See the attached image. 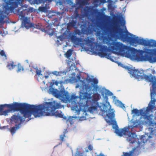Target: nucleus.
Wrapping results in <instances>:
<instances>
[{
	"label": "nucleus",
	"instance_id": "nucleus-3",
	"mask_svg": "<svg viewBox=\"0 0 156 156\" xmlns=\"http://www.w3.org/2000/svg\"><path fill=\"white\" fill-rule=\"evenodd\" d=\"M96 35L100 40L104 41H107L108 37L110 36L113 37H116L123 42H129L135 46L138 44L145 46H148V40L132 37L133 35L129 33L127 30L123 31L119 26H118L115 22L113 23L111 29L107 28L103 31L100 30H97Z\"/></svg>",
	"mask_w": 156,
	"mask_h": 156
},
{
	"label": "nucleus",
	"instance_id": "nucleus-27",
	"mask_svg": "<svg viewBox=\"0 0 156 156\" xmlns=\"http://www.w3.org/2000/svg\"><path fill=\"white\" fill-rule=\"evenodd\" d=\"M36 73L37 75H38V76L40 75H42V74H41V70L38 69H37L36 71Z\"/></svg>",
	"mask_w": 156,
	"mask_h": 156
},
{
	"label": "nucleus",
	"instance_id": "nucleus-14",
	"mask_svg": "<svg viewBox=\"0 0 156 156\" xmlns=\"http://www.w3.org/2000/svg\"><path fill=\"white\" fill-rule=\"evenodd\" d=\"M41 30L51 36L53 35L54 33V29L52 28L50 25H48L45 28L42 29Z\"/></svg>",
	"mask_w": 156,
	"mask_h": 156
},
{
	"label": "nucleus",
	"instance_id": "nucleus-29",
	"mask_svg": "<svg viewBox=\"0 0 156 156\" xmlns=\"http://www.w3.org/2000/svg\"><path fill=\"white\" fill-rule=\"evenodd\" d=\"M81 34V33L80 31L79 30H76L75 31V34H78L79 35H80Z\"/></svg>",
	"mask_w": 156,
	"mask_h": 156
},
{
	"label": "nucleus",
	"instance_id": "nucleus-36",
	"mask_svg": "<svg viewBox=\"0 0 156 156\" xmlns=\"http://www.w3.org/2000/svg\"><path fill=\"white\" fill-rule=\"evenodd\" d=\"M94 88L95 90H97L98 88V87L97 86H94Z\"/></svg>",
	"mask_w": 156,
	"mask_h": 156
},
{
	"label": "nucleus",
	"instance_id": "nucleus-18",
	"mask_svg": "<svg viewBox=\"0 0 156 156\" xmlns=\"http://www.w3.org/2000/svg\"><path fill=\"white\" fill-rule=\"evenodd\" d=\"M148 46L150 47H156V41L151 39L148 40Z\"/></svg>",
	"mask_w": 156,
	"mask_h": 156
},
{
	"label": "nucleus",
	"instance_id": "nucleus-16",
	"mask_svg": "<svg viewBox=\"0 0 156 156\" xmlns=\"http://www.w3.org/2000/svg\"><path fill=\"white\" fill-rule=\"evenodd\" d=\"M136 150L135 148H133L131 151H130L129 152H124L123 153V154L122 156H133L134 151ZM96 156H104V155L102 154H100L99 155H98Z\"/></svg>",
	"mask_w": 156,
	"mask_h": 156
},
{
	"label": "nucleus",
	"instance_id": "nucleus-24",
	"mask_svg": "<svg viewBox=\"0 0 156 156\" xmlns=\"http://www.w3.org/2000/svg\"><path fill=\"white\" fill-rule=\"evenodd\" d=\"M90 81L92 82L94 84H97L98 83V80L95 78L91 79L90 78L89 79Z\"/></svg>",
	"mask_w": 156,
	"mask_h": 156
},
{
	"label": "nucleus",
	"instance_id": "nucleus-6",
	"mask_svg": "<svg viewBox=\"0 0 156 156\" xmlns=\"http://www.w3.org/2000/svg\"><path fill=\"white\" fill-rule=\"evenodd\" d=\"M129 73L134 77L136 78L138 81L145 80L147 82L152 83V89L151 90V97L154 95H156V77L152 75L155 73L154 70L148 69L146 71V74L144 73V71L143 70H139L138 69H132L129 67L127 69Z\"/></svg>",
	"mask_w": 156,
	"mask_h": 156
},
{
	"label": "nucleus",
	"instance_id": "nucleus-37",
	"mask_svg": "<svg viewBox=\"0 0 156 156\" xmlns=\"http://www.w3.org/2000/svg\"><path fill=\"white\" fill-rule=\"evenodd\" d=\"M79 15L78 13L77 12L75 15V18H76L78 17L79 16Z\"/></svg>",
	"mask_w": 156,
	"mask_h": 156
},
{
	"label": "nucleus",
	"instance_id": "nucleus-4",
	"mask_svg": "<svg viewBox=\"0 0 156 156\" xmlns=\"http://www.w3.org/2000/svg\"><path fill=\"white\" fill-rule=\"evenodd\" d=\"M70 39L76 45H80L83 47L85 44L86 45L90 46L92 51L98 53V55L101 57H105L109 58V54L108 53V49L107 47L94 42L95 41L94 38L88 37L87 39H83L73 35L71 36Z\"/></svg>",
	"mask_w": 156,
	"mask_h": 156
},
{
	"label": "nucleus",
	"instance_id": "nucleus-40",
	"mask_svg": "<svg viewBox=\"0 0 156 156\" xmlns=\"http://www.w3.org/2000/svg\"><path fill=\"white\" fill-rule=\"evenodd\" d=\"M44 77L46 79H47L48 77V76H44Z\"/></svg>",
	"mask_w": 156,
	"mask_h": 156
},
{
	"label": "nucleus",
	"instance_id": "nucleus-30",
	"mask_svg": "<svg viewBox=\"0 0 156 156\" xmlns=\"http://www.w3.org/2000/svg\"><path fill=\"white\" fill-rule=\"evenodd\" d=\"M39 10L41 11L44 12L46 10V8L45 7H40L39 9Z\"/></svg>",
	"mask_w": 156,
	"mask_h": 156
},
{
	"label": "nucleus",
	"instance_id": "nucleus-15",
	"mask_svg": "<svg viewBox=\"0 0 156 156\" xmlns=\"http://www.w3.org/2000/svg\"><path fill=\"white\" fill-rule=\"evenodd\" d=\"M81 106L80 105L79 103H77L76 105H74L73 107L74 110L76 111L78 113H79L80 111H83V114H85V115L86 116L87 115L86 113V110H83L81 108Z\"/></svg>",
	"mask_w": 156,
	"mask_h": 156
},
{
	"label": "nucleus",
	"instance_id": "nucleus-10",
	"mask_svg": "<svg viewBox=\"0 0 156 156\" xmlns=\"http://www.w3.org/2000/svg\"><path fill=\"white\" fill-rule=\"evenodd\" d=\"M27 7L25 5H22L21 7L19 8L17 10V13L20 19L23 20L22 23L23 25L27 29L30 28H33L37 29H40L41 26L39 23L35 24L30 22L29 18L25 17V16L27 15L29 13L32 11H30V9H27Z\"/></svg>",
	"mask_w": 156,
	"mask_h": 156
},
{
	"label": "nucleus",
	"instance_id": "nucleus-42",
	"mask_svg": "<svg viewBox=\"0 0 156 156\" xmlns=\"http://www.w3.org/2000/svg\"><path fill=\"white\" fill-rule=\"evenodd\" d=\"M26 62H27V63H28V60H26Z\"/></svg>",
	"mask_w": 156,
	"mask_h": 156
},
{
	"label": "nucleus",
	"instance_id": "nucleus-17",
	"mask_svg": "<svg viewBox=\"0 0 156 156\" xmlns=\"http://www.w3.org/2000/svg\"><path fill=\"white\" fill-rule=\"evenodd\" d=\"M16 66L14 64V62L12 61H9L7 62L6 67L9 70L13 69Z\"/></svg>",
	"mask_w": 156,
	"mask_h": 156
},
{
	"label": "nucleus",
	"instance_id": "nucleus-39",
	"mask_svg": "<svg viewBox=\"0 0 156 156\" xmlns=\"http://www.w3.org/2000/svg\"><path fill=\"white\" fill-rule=\"evenodd\" d=\"M120 103H121V104L122 105L121 106V107H124V105L121 102H120Z\"/></svg>",
	"mask_w": 156,
	"mask_h": 156
},
{
	"label": "nucleus",
	"instance_id": "nucleus-45",
	"mask_svg": "<svg viewBox=\"0 0 156 156\" xmlns=\"http://www.w3.org/2000/svg\"><path fill=\"white\" fill-rule=\"evenodd\" d=\"M105 98H107V96H105Z\"/></svg>",
	"mask_w": 156,
	"mask_h": 156
},
{
	"label": "nucleus",
	"instance_id": "nucleus-34",
	"mask_svg": "<svg viewBox=\"0 0 156 156\" xmlns=\"http://www.w3.org/2000/svg\"><path fill=\"white\" fill-rule=\"evenodd\" d=\"M67 121H69L71 124H72L73 123V122H72L73 121V120L72 119H68L67 120Z\"/></svg>",
	"mask_w": 156,
	"mask_h": 156
},
{
	"label": "nucleus",
	"instance_id": "nucleus-20",
	"mask_svg": "<svg viewBox=\"0 0 156 156\" xmlns=\"http://www.w3.org/2000/svg\"><path fill=\"white\" fill-rule=\"evenodd\" d=\"M53 25L55 26H58L59 25L60 22L58 18L54 19L52 21Z\"/></svg>",
	"mask_w": 156,
	"mask_h": 156
},
{
	"label": "nucleus",
	"instance_id": "nucleus-33",
	"mask_svg": "<svg viewBox=\"0 0 156 156\" xmlns=\"http://www.w3.org/2000/svg\"><path fill=\"white\" fill-rule=\"evenodd\" d=\"M105 94L106 95L108 94L109 95H112V93L108 91L106 93H105Z\"/></svg>",
	"mask_w": 156,
	"mask_h": 156
},
{
	"label": "nucleus",
	"instance_id": "nucleus-31",
	"mask_svg": "<svg viewBox=\"0 0 156 156\" xmlns=\"http://www.w3.org/2000/svg\"><path fill=\"white\" fill-rule=\"evenodd\" d=\"M66 136L64 135H61L60 136V139L62 141H64V138Z\"/></svg>",
	"mask_w": 156,
	"mask_h": 156
},
{
	"label": "nucleus",
	"instance_id": "nucleus-5",
	"mask_svg": "<svg viewBox=\"0 0 156 156\" xmlns=\"http://www.w3.org/2000/svg\"><path fill=\"white\" fill-rule=\"evenodd\" d=\"M62 107L61 104L58 103L55 101L46 102L43 105H37L35 117H40L44 115H52L57 117L63 118L64 119L66 120L67 118L66 117H63L61 112L57 111L54 112L56 109Z\"/></svg>",
	"mask_w": 156,
	"mask_h": 156
},
{
	"label": "nucleus",
	"instance_id": "nucleus-12",
	"mask_svg": "<svg viewBox=\"0 0 156 156\" xmlns=\"http://www.w3.org/2000/svg\"><path fill=\"white\" fill-rule=\"evenodd\" d=\"M53 93L56 98H60L64 102H67L70 100V96L67 91L62 90L59 93L56 91H53Z\"/></svg>",
	"mask_w": 156,
	"mask_h": 156
},
{
	"label": "nucleus",
	"instance_id": "nucleus-8",
	"mask_svg": "<svg viewBox=\"0 0 156 156\" xmlns=\"http://www.w3.org/2000/svg\"><path fill=\"white\" fill-rule=\"evenodd\" d=\"M37 105H30L25 103H19L14 102L12 104H8L9 112L12 111H20L25 118L30 117L32 114L35 117Z\"/></svg>",
	"mask_w": 156,
	"mask_h": 156
},
{
	"label": "nucleus",
	"instance_id": "nucleus-28",
	"mask_svg": "<svg viewBox=\"0 0 156 156\" xmlns=\"http://www.w3.org/2000/svg\"><path fill=\"white\" fill-rule=\"evenodd\" d=\"M0 55L2 56H4L6 58V55L5 54V52L4 50H2L0 52Z\"/></svg>",
	"mask_w": 156,
	"mask_h": 156
},
{
	"label": "nucleus",
	"instance_id": "nucleus-19",
	"mask_svg": "<svg viewBox=\"0 0 156 156\" xmlns=\"http://www.w3.org/2000/svg\"><path fill=\"white\" fill-rule=\"evenodd\" d=\"M17 69L16 71L17 73L21 72L22 71H23L24 68L23 66L20 63L18 64L17 65Z\"/></svg>",
	"mask_w": 156,
	"mask_h": 156
},
{
	"label": "nucleus",
	"instance_id": "nucleus-9",
	"mask_svg": "<svg viewBox=\"0 0 156 156\" xmlns=\"http://www.w3.org/2000/svg\"><path fill=\"white\" fill-rule=\"evenodd\" d=\"M133 125L128 126L122 129H119L116 122H115V123L113 126L112 127L115 129V133L118 136H122L123 135H128L127 140L130 144H133L136 141V136L134 133H132L133 131V129L136 127H132ZM139 128V127H138Z\"/></svg>",
	"mask_w": 156,
	"mask_h": 156
},
{
	"label": "nucleus",
	"instance_id": "nucleus-44",
	"mask_svg": "<svg viewBox=\"0 0 156 156\" xmlns=\"http://www.w3.org/2000/svg\"><path fill=\"white\" fill-rule=\"evenodd\" d=\"M119 0L120 1H123L124 0Z\"/></svg>",
	"mask_w": 156,
	"mask_h": 156
},
{
	"label": "nucleus",
	"instance_id": "nucleus-26",
	"mask_svg": "<svg viewBox=\"0 0 156 156\" xmlns=\"http://www.w3.org/2000/svg\"><path fill=\"white\" fill-rule=\"evenodd\" d=\"M140 139L141 140V142L144 143L146 141V139L145 137V136L144 135H142L140 137Z\"/></svg>",
	"mask_w": 156,
	"mask_h": 156
},
{
	"label": "nucleus",
	"instance_id": "nucleus-43",
	"mask_svg": "<svg viewBox=\"0 0 156 156\" xmlns=\"http://www.w3.org/2000/svg\"><path fill=\"white\" fill-rule=\"evenodd\" d=\"M124 24H123V25H125V21H124Z\"/></svg>",
	"mask_w": 156,
	"mask_h": 156
},
{
	"label": "nucleus",
	"instance_id": "nucleus-11",
	"mask_svg": "<svg viewBox=\"0 0 156 156\" xmlns=\"http://www.w3.org/2000/svg\"><path fill=\"white\" fill-rule=\"evenodd\" d=\"M11 122L12 123H15V126L11 127L9 130L12 135L16 133V131L19 129L21 126V123L23 122L24 120H23L22 117L18 115H13L12 116L10 119Z\"/></svg>",
	"mask_w": 156,
	"mask_h": 156
},
{
	"label": "nucleus",
	"instance_id": "nucleus-41",
	"mask_svg": "<svg viewBox=\"0 0 156 156\" xmlns=\"http://www.w3.org/2000/svg\"><path fill=\"white\" fill-rule=\"evenodd\" d=\"M86 152H88L89 151L88 150H86V151H85Z\"/></svg>",
	"mask_w": 156,
	"mask_h": 156
},
{
	"label": "nucleus",
	"instance_id": "nucleus-46",
	"mask_svg": "<svg viewBox=\"0 0 156 156\" xmlns=\"http://www.w3.org/2000/svg\"><path fill=\"white\" fill-rule=\"evenodd\" d=\"M138 144H140V142H139Z\"/></svg>",
	"mask_w": 156,
	"mask_h": 156
},
{
	"label": "nucleus",
	"instance_id": "nucleus-22",
	"mask_svg": "<svg viewBox=\"0 0 156 156\" xmlns=\"http://www.w3.org/2000/svg\"><path fill=\"white\" fill-rule=\"evenodd\" d=\"M76 22L74 21H72L70 22L68 24V27H75L76 25Z\"/></svg>",
	"mask_w": 156,
	"mask_h": 156
},
{
	"label": "nucleus",
	"instance_id": "nucleus-32",
	"mask_svg": "<svg viewBox=\"0 0 156 156\" xmlns=\"http://www.w3.org/2000/svg\"><path fill=\"white\" fill-rule=\"evenodd\" d=\"M88 149L90 151H91L93 149V146L92 145H90L88 146Z\"/></svg>",
	"mask_w": 156,
	"mask_h": 156
},
{
	"label": "nucleus",
	"instance_id": "nucleus-23",
	"mask_svg": "<svg viewBox=\"0 0 156 156\" xmlns=\"http://www.w3.org/2000/svg\"><path fill=\"white\" fill-rule=\"evenodd\" d=\"M72 50L71 49H69L66 53V56L67 58H69L72 54Z\"/></svg>",
	"mask_w": 156,
	"mask_h": 156
},
{
	"label": "nucleus",
	"instance_id": "nucleus-7",
	"mask_svg": "<svg viewBox=\"0 0 156 156\" xmlns=\"http://www.w3.org/2000/svg\"><path fill=\"white\" fill-rule=\"evenodd\" d=\"M156 95H154L151 97V100L148 105V106L146 108H143L140 110L137 109H133L132 111V113L135 114L137 116L140 115L144 119V120H141V117L140 119L138 120H136L132 122V125L133 127H139V128H142V125L143 124H147V122L143 123L144 121H147V119H150V116H148L150 112H152L155 108V103L156 101V99L154 98Z\"/></svg>",
	"mask_w": 156,
	"mask_h": 156
},
{
	"label": "nucleus",
	"instance_id": "nucleus-38",
	"mask_svg": "<svg viewBox=\"0 0 156 156\" xmlns=\"http://www.w3.org/2000/svg\"><path fill=\"white\" fill-rule=\"evenodd\" d=\"M58 82L57 81H56L55 82V84L56 85V86H58Z\"/></svg>",
	"mask_w": 156,
	"mask_h": 156
},
{
	"label": "nucleus",
	"instance_id": "nucleus-1",
	"mask_svg": "<svg viewBox=\"0 0 156 156\" xmlns=\"http://www.w3.org/2000/svg\"><path fill=\"white\" fill-rule=\"evenodd\" d=\"M83 88L85 90V92H80L79 98L80 100L86 99L85 105L87 106H90L87 109V111L90 113H93L97 111V108H99L100 111V113L103 116L106 115L110 120L112 119L115 117V114L109 103L108 102L106 105L102 104L99 105L98 101L100 98V95L98 93L94 94L92 95V87L88 84H85L83 85Z\"/></svg>",
	"mask_w": 156,
	"mask_h": 156
},
{
	"label": "nucleus",
	"instance_id": "nucleus-35",
	"mask_svg": "<svg viewBox=\"0 0 156 156\" xmlns=\"http://www.w3.org/2000/svg\"><path fill=\"white\" fill-rule=\"evenodd\" d=\"M68 131L67 129H65L63 132V135H65V134L66 133H67Z\"/></svg>",
	"mask_w": 156,
	"mask_h": 156
},
{
	"label": "nucleus",
	"instance_id": "nucleus-21",
	"mask_svg": "<svg viewBox=\"0 0 156 156\" xmlns=\"http://www.w3.org/2000/svg\"><path fill=\"white\" fill-rule=\"evenodd\" d=\"M76 3L81 7L84 5V0H76Z\"/></svg>",
	"mask_w": 156,
	"mask_h": 156
},
{
	"label": "nucleus",
	"instance_id": "nucleus-13",
	"mask_svg": "<svg viewBox=\"0 0 156 156\" xmlns=\"http://www.w3.org/2000/svg\"><path fill=\"white\" fill-rule=\"evenodd\" d=\"M7 107L8 108V104H4L0 105V115H6L9 112V110H5L4 111V108Z\"/></svg>",
	"mask_w": 156,
	"mask_h": 156
},
{
	"label": "nucleus",
	"instance_id": "nucleus-2",
	"mask_svg": "<svg viewBox=\"0 0 156 156\" xmlns=\"http://www.w3.org/2000/svg\"><path fill=\"white\" fill-rule=\"evenodd\" d=\"M110 48L113 53L121 55L138 61H148L150 62H156V50L147 49L144 51V56L139 53L134 48L126 45L119 42H112Z\"/></svg>",
	"mask_w": 156,
	"mask_h": 156
},
{
	"label": "nucleus",
	"instance_id": "nucleus-25",
	"mask_svg": "<svg viewBox=\"0 0 156 156\" xmlns=\"http://www.w3.org/2000/svg\"><path fill=\"white\" fill-rule=\"evenodd\" d=\"M52 74L56 76H60L62 74L61 71L58 72L57 71H54L52 72Z\"/></svg>",
	"mask_w": 156,
	"mask_h": 156
}]
</instances>
